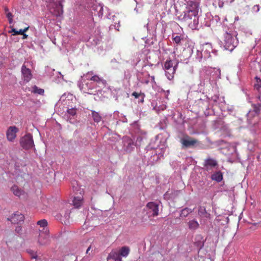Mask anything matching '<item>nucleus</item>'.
Returning a JSON list of instances; mask_svg holds the SVG:
<instances>
[{"label":"nucleus","mask_w":261,"mask_h":261,"mask_svg":"<svg viewBox=\"0 0 261 261\" xmlns=\"http://www.w3.org/2000/svg\"><path fill=\"white\" fill-rule=\"evenodd\" d=\"M217 166H218L217 161L210 157L206 158L203 163V166L207 169H211Z\"/></svg>","instance_id":"obj_14"},{"label":"nucleus","mask_w":261,"mask_h":261,"mask_svg":"<svg viewBox=\"0 0 261 261\" xmlns=\"http://www.w3.org/2000/svg\"><path fill=\"white\" fill-rule=\"evenodd\" d=\"M28 252L31 254L32 258H37V255L36 252H35L31 250L28 251Z\"/></svg>","instance_id":"obj_33"},{"label":"nucleus","mask_w":261,"mask_h":261,"mask_svg":"<svg viewBox=\"0 0 261 261\" xmlns=\"http://www.w3.org/2000/svg\"><path fill=\"white\" fill-rule=\"evenodd\" d=\"M90 80L95 82L98 84H102L103 86H106L107 82L106 80L99 77L97 75H94L89 79Z\"/></svg>","instance_id":"obj_18"},{"label":"nucleus","mask_w":261,"mask_h":261,"mask_svg":"<svg viewBox=\"0 0 261 261\" xmlns=\"http://www.w3.org/2000/svg\"><path fill=\"white\" fill-rule=\"evenodd\" d=\"M40 233L38 237V242L40 245H46L49 244V231L46 229L45 231L39 230Z\"/></svg>","instance_id":"obj_6"},{"label":"nucleus","mask_w":261,"mask_h":261,"mask_svg":"<svg viewBox=\"0 0 261 261\" xmlns=\"http://www.w3.org/2000/svg\"><path fill=\"white\" fill-rule=\"evenodd\" d=\"M144 96H143V97H142V99H141V102H144Z\"/></svg>","instance_id":"obj_40"},{"label":"nucleus","mask_w":261,"mask_h":261,"mask_svg":"<svg viewBox=\"0 0 261 261\" xmlns=\"http://www.w3.org/2000/svg\"><path fill=\"white\" fill-rule=\"evenodd\" d=\"M194 208H190L186 207L182 209L180 214V217L181 218H185L187 217L190 214L192 213L194 211Z\"/></svg>","instance_id":"obj_20"},{"label":"nucleus","mask_w":261,"mask_h":261,"mask_svg":"<svg viewBox=\"0 0 261 261\" xmlns=\"http://www.w3.org/2000/svg\"><path fill=\"white\" fill-rule=\"evenodd\" d=\"M6 16L9 20V23H12L13 22V15H12V14L10 12H8L6 13Z\"/></svg>","instance_id":"obj_30"},{"label":"nucleus","mask_w":261,"mask_h":261,"mask_svg":"<svg viewBox=\"0 0 261 261\" xmlns=\"http://www.w3.org/2000/svg\"><path fill=\"white\" fill-rule=\"evenodd\" d=\"M21 35H23V39H26V38H27V37H28V35H27V34H24V33H23V34H22Z\"/></svg>","instance_id":"obj_37"},{"label":"nucleus","mask_w":261,"mask_h":261,"mask_svg":"<svg viewBox=\"0 0 261 261\" xmlns=\"http://www.w3.org/2000/svg\"><path fill=\"white\" fill-rule=\"evenodd\" d=\"M180 142L182 146L186 148L193 147L196 144H199V141L197 139L190 137L188 136L182 139Z\"/></svg>","instance_id":"obj_7"},{"label":"nucleus","mask_w":261,"mask_h":261,"mask_svg":"<svg viewBox=\"0 0 261 261\" xmlns=\"http://www.w3.org/2000/svg\"><path fill=\"white\" fill-rule=\"evenodd\" d=\"M50 12L55 16H60L63 14V8L61 3L51 2L48 6Z\"/></svg>","instance_id":"obj_5"},{"label":"nucleus","mask_w":261,"mask_h":261,"mask_svg":"<svg viewBox=\"0 0 261 261\" xmlns=\"http://www.w3.org/2000/svg\"><path fill=\"white\" fill-rule=\"evenodd\" d=\"M29 28V27L28 26L24 29H20L19 31L16 30L15 29H12L11 32L13 33V35H20L27 32Z\"/></svg>","instance_id":"obj_26"},{"label":"nucleus","mask_w":261,"mask_h":261,"mask_svg":"<svg viewBox=\"0 0 261 261\" xmlns=\"http://www.w3.org/2000/svg\"><path fill=\"white\" fill-rule=\"evenodd\" d=\"M212 178L218 182H220L222 180L223 176L220 172H218L212 175Z\"/></svg>","instance_id":"obj_25"},{"label":"nucleus","mask_w":261,"mask_h":261,"mask_svg":"<svg viewBox=\"0 0 261 261\" xmlns=\"http://www.w3.org/2000/svg\"><path fill=\"white\" fill-rule=\"evenodd\" d=\"M19 132V129L15 126H11L8 127L6 136L7 140L10 142H13L16 137V134Z\"/></svg>","instance_id":"obj_9"},{"label":"nucleus","mask_w":261,"mask_h":261,"mask_svg":"<svg viewBox=\"0 0 261 261\" xmlns=\"http://www.w3.org/2000/svg\"><path fill=\"white\" fill-rule=\"evenodd\" d=\"M187 11L185 12L184 16H179V19L192 29H195L198 24V18L197 16L198 13L197 4L193 2H191L187 7Z\"/></svg>","instance_id":"obj_1"},{"label":"nucleus","mask_w":261,"mask_h":261,"mask_svg":"<svg viewBox=\"0 0 261 261\" xmlns=\"http://www.w3.org/2000/svg\"><path fill=\"white\" fill-rule=\"evenodd\" d=\"M33 90L32 91V93L35 94H38L41 95H43L44 94V90L41 88L38 87L37 86L35 85L33 87Z\"/></svg>","instance_id":"obj_24"},{"label":"nucleus","mask_w":261,"mask_h":261,"mask_svg":"<svg viewBox=\"0 0 261 261\" xmlns=\"http://www.w3.org/2000/svg\"><path fill=\"white\" fill-rule=\"evenodd\" d=\"M173 41L177 44H179L180 43V41H181V38H180V36H176L175 37H174L173 36Z\"/></svg>","instance_id":"obj_32"},{"label":"nucleus","mask_w":261,"mask_h":261,"mask_svg":"<svg viewBox=\"0 0 261 261\" xmlns=\"http://www.w3.org/2000/svg\"><path fill=\"white\" fill-rule=\"evenodd\" d=\"M113 259L115 261H122L121 256L118 251L116 250H113L109 254L107 260Z\"/></svg>","instance_id":"obj_15"},{"label":"nucleus","mask_w":261,"mask_h":261,"mask_svg":"<svg viewBox=\"0 0 261 261\" xmlns=\"http://www.w3.org/2000/svg\"><path fill=\"white\" fill-rule=\"evenodd\" d=\"M248 123L251 125H255L258 120V116L256 115V113L250 111L247 115Z\"/></svg>","instance_id":"obj_13"},{"label":"nucleus","mask_w":261,"mask_h":261,"mask_svg":"<svg viewBox=\"0 0 261 261\" xmlns=\"http://www.w3.org/2000/svg\"><path fill=\"white\" fill-rule=\"evenodd\" d=\"M84 198L82 195L75 196L72 200V204L75 208H80L83 204Z\"/></svg>","instance_id":"obj_16"},{"label":"nucleus","mask_w":261,"mask_h":261,"mask_svg":"<svg viewBox=\"0 0 261 261\" xmlns=\"http://www.w3.org/2000/svg\"><path fill=\"white\" fill-rule=\"evenodd\" d=\"M123 149L128 153L131 152L135 145L134 141L129 137H124L123 138Z\"/></svg>","instance_id":"obj_8"},{"label":"nucleus","mask_w":261,"mask_h":261,"mask_svg":"<svg viewBox=\"0 0 261 261\" xmlns=\"http://www.w3.org/2000/svg\"><path fill=\"white\" fill-rule=\"evenodd\" d=\"M91 115L94 122L98 123L101 121L102 117L98 112L91 111Z\"/></svg>","instance_id":"obj_21"},{"label":"nucleus","mask_w":261,"mask_h":261,"mask_svg":"<svg viewBox=\"0 0 261 261\" xmlns=\"http://www.w3.org/2000/svg\"><path fill=\"white\" fill-rule=\"evenodd\" d=\"M5 11L6 13H7L8 12H9V10L7 8H5Z\"/></svg>","instance_id":"obj_39"},{"label":"nucleus","mask_w":261,"mask_h":261,"mask_svg":"<svg viewBox=\"0 0 261 261\" xmlns=\"http://www.w3.org/2000/svg\"><path fill=\"white\" fill-rule=\"evenodd\" d=\"M37 224L38 225H40L41 227H42V231H45L47 228H45L47 225V222L45 219H42L41 220L38 221L37 222Z\"/></svg>","instance_id":"obj_28"},{"label":"nucleus","mask_w":261,"mask_h":261,"mask_svg":"<svg viewBox=\"0 0 261 261\" xmlns=\"http://www.w3.org/2000/svg\"><path fill=\"white\" fill-rule=\"evenodd\" d=\"M67 112L71 116H74L76 113V110L74 108L69 109L67 110Z\"/></svg>","instance_id":"obj_31"},{"label":"nucleus","mask_w":261,"mask_h":261,"mask_svg":"<svg viewBox=\"0 0 261 261\" xmlns=\"http://www.w3.org/2000/svg\"><path fill=\"white\" fill-rule=\"evenodd\" d=\"M21 146L24 149H29L35 146L33 136L30 134H26L20 140Z\"/></svg>","instance_id":"obj_4"},{"label":"nucleus","mask_w":261,"mask_h":261,"mask_svg":"<svg viewBox=\"0 0 261 261\" xmlns=\"http://www.w3.org/2000/svg\"><path fill=\"white\" fill-rule=\"evenodd\" d=\"M221 45L226 50L231 51L237 46V42L230 33L226 32L223 35V39L221 41Z\"/></svg>","instance_id":"obj_2"},{"label":"nucleus","mask_w":261,"mask_h":261,"mask_svg":"<svg viewBox=\"0 0 261 261\" xmlns=\"http://www.w3.org/2000/svg\"><path fill=\"white\" fill-rule=\"evenodd\" d=\"M198 215L200 217L208 218L210 217V214L207 213L205 208L204 206H200L198 209Z\"/></svg>","instance_id":"obj_23"},{"label":"nucleus","mask_w":261,"mask_h":261,"mask_svg":"<svg viewBox=\"0 0 261 261\" xmlns=\"http://www.w3.org/2000/svg\"><path fill=\"white\" fill-rule=\"evenodd\" d=\"M178 63L173 65V62L171 60H166L164 63V69L165 70V74L167 79L172 80L174 78V75L177 67Z\"/></svg>","instance_id":"obj_3"},{"label":"nucleus","mask_w":261,"mask_h":261,"mask_svg":"<svg viewBox=\"0 0 261 261\" xmlns=\"http://www.w3.org/2000/svg\"><path fill=\"white\" fill-rule=\"evenodd\" d=\"M188 225L189 228L191 230H196L199 226L198 222L194 219L189 221Z\"/></svg>","instance_id":"obj_19"},{"label":"nucleus","mask_w":261,"mask_h":261,"mask_svg":"<svg viewBox=\"0 0 261 261\" xmlns=\"http://www.w3.org/2000/svg\"><path fill=\"white\" fill-rule=\"evenodd\" d=\"M11 192L13 193L14 195L20 197L21 195H23L25 194L24 191L19 188L17 185H14L10 189Z\"/></svg>","instance_id":"obj_17"},{"label":"nucleus","mask_w":261,"mask_h":261,"mask_svg":"<svg viewBox=\"0 0 261 261\" xmlns=\"http://www.w3.org/2000/svg\"><path fill=\"white\" fill-rule=\"evenodd\" d=\"M256 82L257 84L254 85V87L259 93L258 98L261 101V86L260 85V84H261V81L259 79H257Z\"/></svg>","instance_id":"obj_27"},{"label":"nucleus","mask_w":261,"mask_h":261,"mask_svg":"<svg viewBox=\"0 0 261 261\" xmlns=\"http://www.w3.org/2000/svg\"><path fill=\"white\" fill-rule=\"evenodd\" d=\"M21 72L24 81L26 82H29L32 77L31 70L27 68L25 65H23L21 67Z\"/></svg>","instance_id":"obj_12"},{"label":"nucleus","mask_w":261,"mask_h":261,"mask_svg":"<svg viewBox=\"0 0 261 261\" xmlns=\"http://www.w3.org/2000/svg\"><path fill=\"white\" fill-rule=\"evenodd\" d=\"M197 59L199 61H201L202 58V54L200 51H197Z\"/></svg>","instance_id":"obj_34"},{"label":"nucleus","mask_w":261,"mask_h":261,"mask_svg":"<svg viewBox=\"0 0 261 261\" xmlns=\"http://www.w3.org/2000/svg\"><path fill=\"white\" fill-rule=\"evenodd\" d=\"M253 110L252 111L256 112V115L258 116L260 110V104L254 105L253 106Z\"/></svg>","instance_id":"obj_29"},{"label":"nucleus","mask_w":261,"mask_h":261,"mask_svg":"<svg viewBox=\"0 0 261 261\" xmlns=\"http://www.w3.org/2000/svg\"><path fill=\"white\" fill-rule=\"evenodd\" d=\"M90 249H91V247H89L88 248V249H87V251H86V253H88V252H89V251H90Z\"/></svg>","instance_id":"obj_38"},{"label":"nucleus","mask_w":261,"mask_h":261,"mask_svg":"<svg viewBox=\"0 0 261 261\" xmlns=\"http://www.w3.org/2000/svg\"><path fill=\"white\" fill-rule=\"evenodd\" d=\"M132 95V96H134L135 98H138L141 95L144 96V94L143 93H138L136 92H134Z\"/></svg>","instance_id":"obj_35"},{"label":"nucleus","mask_w":261,"mask_h":261,"mask_svg":"<svg viewBox=\"0 0 261 261\" xmlns=\"http://www.w3.org/2000/svg\"><path fill=\"white\" fill-rule=\"evenodd\" d=\"M24 216L20 213L17 212L12 215L11 218H8L7 220L10 221L12 223L18 224L23 221Z\"/></svg>","instance_id":"obj_11"},{"label":"nucleus","mask_w":261,"mask_h":261,"mask_svg":"<svg viewBox=\"0 0 261 261\" xmlns=\"http://www.w3.org/2000/svg\"><path fill=\"white\" fill-rule=\"evenodd\" d=\"M159 204L154 202H149L147 203L146 207L152 213L151 216L155 217L159 215Z\"/></svg>","instance_id":"obj_10"},{"label":"nucleus","mask_w":261,"mask_h":261,"mask_svg":"<svg viewBox=\"0 0 261 261\" xmlns=\"http://www.w3.org/2000/svg\"><path fill=\"white\" fill-rule=\"evenodd\" d=\"M118 252L120 256L126 257L129 253L130 249L127 246H123L120 249Z\"/></svg>","instance_id":"obj_22"},{"label":"nucleus","mask_w":261,"mask_h":261,"mask_svg":"<svg viewBox=\"0 0 261 261\" xmlns=\"http://www.w3.org/2000/svg\"><path fill=\"white\" fill-rule=\"evenodd\" d=\"M21 230V227L20 226H18L16 227V231H17V232H19Z\"/></svg>","instance_id":"obj_36"}]
</instances>
